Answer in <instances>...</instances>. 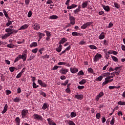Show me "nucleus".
I'll use <instances>...</instances> for the list:
<instances>
[{
	"mask_svg": "<svg viewBox=\"0 0 125 125\" xmlns=\"http://www.w3.org/2000/svg\"><path fill=\"white\" fill-rule=\"evenodd\" d=\"M38 35L39 38H40V40H42V37H44V36H45V34H44V33H42L41 32H39Z\"/></svg>",
	"mask_w": 125,
	"mask_h": 125,
	"instance_id": "b1692460",
	"label": "nucleus"
},
{
	"mask_svg": "<svg viewBox=\"0 0 125 125\" xmlns=\"http://www.w3.org/2000/svg\"><path fill=\"white\" fill-rule=\"evenodd\" d=\"M3 13H4V14L5 17H6V18H8V14H7V12H6V11H5V10L4 9V10H3Z\"/></svg>",
	"mask_w": 125,
	"mask_h": 125,
	"instance_id": "8fccbe9b",
	"label": "nucleus"
},
{
	"mask_svg": "<svg viewBox=\"0 0 125 125\" xmlns=\"http://www.w3.org/2000/svg\"><path fill=\"white\" fill-rule=\"evenodd\" d=\"M5 92H6V95H9V94H11V91H10L9 90H6L5 91Z\"/></svg>",
	"mask_w": 125,
	"mask_h": 125,
	"instance_id": "052dcab7",
	"label": "nucleus"
},
{
	"mask_svg": "<svg viewBox=\"0 0 125 125\" xmlns=\"http://www.w3.org/2000/svg\"><path fill=\"white\" fill-rule=\"evenodd\" d=\"M5 32L7 33V34H9V36H10L11 35L13 34V29L11 28H6L5 30Z\"/></svg>",
	"mask_w": 125,
	"mask_h": 125,
	"instance_id": "423d86ee",
	"label": "nucleus"
},
{
	"mask_svg": "<svg viewBox=\"0 0 125 125\" xmlns=\"http://www.w3.org/2000/svg\"><path fill=\"white\" fill-rule=\"evenodd\" d=\"M21 100V98L16 97L13 100L14 102H20V101Z\"/></svg>",
	"mask_w": 125,
	"mask_h": 125,
	"instance_id": "c9c22d12",
	"label": "nucleus"
},
{
	"mask_svg": "<svg viewBox=\"0 0 125 125\" xmlns=\"http://www.w3.org/2000/svg\"><path fill=\"white\" fill-rule=\"evenodd\" d=\"M77 88L79 90L83 89V88H84V86L79 85L78 86Z\"/></svg>",
	"mask_w": 125,
	"mask_h": 125,
	"instance_id": "e2e57ef3",
	"label": "nucleus"
},
{
	"mask_svg": "<svg viewBox=\"0 0 125 125\" xmlns=\"http://www.w3.org/2000/svg\"><path fill=\"white\" fill-rule=\"evenodd\" d=\"M38 46V43L37 42H33L30 45L29 47L32 48V47H36Z\"/></svg>",
	"mask_w": 125,
	"mask_h": 125,
	"instance_id": "aec40b11",
	"label": "nucleus"
},
{
	"mask_svg": "<svg viewBox=\"0 0 125 125\" xmlns=\"http://www.w3.org/2000/svg\"><path fill=\"white\" fill-rule=\"evenodd\" d=\"M115 124V117H112V119L110 121V125H114Z\"/></svg>",
	"mask_w": 125,
	"mask_h": 125,
	"instance_id": "09e8293b",
	"label": "nucleus"
},
{
	"mask_svg": "<svg viewBox=\"0 0 125 125\" xmlns=\"http://www.w3.org/2000/svg\"><path fill=\"white\" fill-rule=\"evenodd\" d=\"M20 57L21 58V59H22L23 62H25V61H26V59H27V54L22 53V55H20Z\"/></svg>",
	"mask_w": 125,
	"mask_h": 125,
	"instance_id": "9b49d317",
	"label": "nucleus"
},
{
	"mask_svg": "<svg viewBox=\"0 0 125 125\" xmlns=\"http://www.w3.org/2000/svg\"><path fill=\"white\" fill-rule=\"evenodd\" d=\"M72 48V46L71 45H69L68 47H67L65 48V50L66 51H69V50H70V49H71Z\"/></svg>",
	"mask_w": 125,
	"mask_h": 125,
	"instance_id": "13d9d810",
	"label": "nucleus"
},
{
	"mask_svg": "<svg viewBox=\"0 0 125 125\" xmlns=\"http://www.w3.org/2000/svg\"><path fill=\"white\" fill-rule=\"evenodd\" d=\"M8 37H10L9 34L6 33L2 36V40H5V39H7V38H8Z\"/></svg>",
	"mask_w": 125,
	"mask_h": 125,
	"instance_id": "72a5a7b5",
	"label": "nucleus"
},
{
	"mask_svg": "<svg viewBox=\"0 0 125 125\" xmlns=\"http://www.w3.org/2000/svg\"><path fill=\"white\" fill-rule=\"evenodd\" d=\"M111 58L114 61V62H118L119 61V59L118 58L114 56H111Z\"/></svg>",
	"mask_w": 125,
	"mask_h": 125,
	"instance_id": "f704fd0d",
	"label": "nucleus"
},
{
	"mask_svg": "<svg viewBox=\"0 0 125 125\" xmlns=\"http://www.w3.org/2000/svg\"><path fill=\"white\" fill-rule=\"evenodd\" d=\"M28 17L30 18L32 16V11H29L27 15Z\"/></svg>",
	"mask_w": 125,
	"mask_h": 125,
	"instance_id": "338daca9",
	"label": "nucleus"
},
{
	"mask_svg": "<svg viewBox=\"0 0 125 125\" xmlns=\"http://www.w3.org/2000/svg\"><path fill=\"white\" fill-rule=\"evenodd\" d=\"M7 109H8V105H7V104H5L3 110V111H2L1 113L2 114H4L7 111Z\"/></svg>",
	"mask_w": 125,
	"mask_h": 125,
	"instance_id": "6ab92c4d",
	"label": "nucleus"
},
{
	"mask_svg": "<svg viewBox=\"0 0 125 125\" xmlns=\"http://www.w3.org/2000/svg\"><path fill=\"white\" fill-rule=\"evenodd\" d=\"M110 75H111V73L110 72H106L102 74L101 76H102L103 78H105V77H107V78H108V77H109Z\"/></svg>",
	"mask_w": 125,
	"mask_h": 125,
	"instance_id": "412c9836",
	"label": "nucleus"
},
{
	"mask_svg": "<svg viewBox=\"0 0 125 125\" xmlns=\"http://www.w3.org/2000/svg\"><path fill=\"white\" fill-rule=\"evenodd\" d=\"M80 11H81V10H80L79 9H76L75 10H74L73 11V12L75 14H78L79 13V12H80Z\"/></svg>",
	"mask_w": 125,
	"mask_h": 125,
	"instance_id": "49530a36",
	"label": "nucleus"
},
{
	"mask_svg": "<svg viewBox=\"0 0 125 125\" xmlns=\"http://www.w3.org/2000/svg\"><path fill=\"white\" fill-rule=\"evenodd\" d=\"M16 124H20V118L19 117H17L15 119Z\"/></svg>",
	"mask_w": 125,
	"mask_h": 125,
	"instance_id": "c03bdc74",
	"label": "nucleus"
},
{
	"mask_svg": "<svg viewBox=\"0 0 125 125\" xmlns=\"http://www.w3.org/2000/svg\"><path fill=\"white\" fill-rule=\"evenodd\" d=\"M86 83V80L83 79L80 82H79V84H84Z\"/></svg>",
	"mask_w": 125,
	"mask_h": 125,
	"instance_id": "c756f323",
	"label": "nucleus"
},
{
	"mask_svg": "<svg viewBox=\"0 0 125 125\" xmlns=\"http://www.w3.org/2000/svg\"><path fill=\"white\" fill-rule=\"evenodd\" d=\"M29 27V25H28V24H24L23 25H22L19 30H25V29H27V28H28Z\"/></svg>",
	"mask_w": 125,
	"mask_h": 125,
	"instance_id": "393cba45",
	"label": "nucleus"
},
{
	"mask_svg": "<svg viewBox=\"0 0 125 125\" xmlns=\"http://www.w3.org/2000/svg\"><path fill=\"white\" fill-rule=\"evenodd\" d=\"M114 5L115 7H116V8H117V9H119V8H120V7H121V5L120 4H119V3H118L117 2H114Z\"/></svg>",
	"mask_w": 125,
	"mask_h": 125,
	"instance_id": "bb28decb",
	"label": "nucleus"
},
{
	"mask_svg": "<svg viewBox=\"0 0 125 125\" xmlns=\"http://www.w3.org/2000/svg\"><path fill=\"white\" fill-rule=\"evenodd\" d=\"M68 83H69V80H66L64 83H61L62 85H64L66 86L67 84H68Z\"/></svg>",
	"mask_w": 125,
	"mask_h": 125,
	"instance_id": "37998d69",
	"label": "nucleus"
},
{
	"mask_svg": "<svg viewBox=\"0 0 125 125\" xmlns=\"http://www.w3.org/2000/svg\"><path fill=\"white\" fill-rule=\"evenodd\" d=\"M56 50L57 52H61L62 50V45L60 44L58 47L56 48Z\"/></svg>",
	"mask_w": 125,
	"mask_h": 125,
	"instance_id": "5701e85b",
	"label": "nucleus"
},
{
	"mask_svg": "<svg viewBox=\"0 0 125 125\" xmlns=\"http://www.w3.org/2000/svg\"><path fill=\"white\" fill-rule=\"evenodd\" d=\"M102 58V55L97 53L96 55L94 57V62H97L100 59Z\"/></svg>",
	"mask_w": 125,
	"mask_h": 125,
	"instance_id": "7ed1b4c3",
	"label": "nucleus"
},
{
	"mask_svg": "<svg viewBox=\"0 0 125 125\" xmlns=\"http://www.w3.org/2000/svg\"><path fill=\"white\" fill-rule=\"evenodd\" d=\"M38 48H36L35 49H33L32 50V52L33 53H37V52H38Z\"/></svg>",
	"mask_w": 125,
	"mask_h": 125,
	"instance_id": "6e6d98bb",
	"label": "nucleus"
},
{
	"mask_svg": "<svg viewBox=\"0 0 125 125\" xmlns=\"http://www.w3.org/2000/svg\"><path fill=\"white\" fill-rule=\"evenodd\" d=\"M100 117H101V114H100L99 113H98L96 114V119H100Z\"/></svg>",
	"mask_w": 125,
	"mask_h": 125,
	"instance_id": "bf43d9fd",
	"label": "nucleus"
},
{
	"mask_svg": "<svg viewBox=\"0 0 125 125\" xmlns=\"http://www.w3.org/2000/svg\"><path fill=\"white\" fill-rule=\"evenodd\" d=\"M28 113H29V110L27 109H23L21 111V118L22 119H25V118H26L28 119V117H27V115H28Z\"/></svg>",
	"mask_w": 125,
	"mask_h": 125,
	"instance_id": "f257e3e1",
	"label": "nucleus"
},
{
	"mask_svg": "<svg viewBox=\"0 0 125 125\" xmlns=\"http://www.w3.org/2000/svg\"><path fill=\"white\" fill-rule=\"evenodd\" d=\"M88 72L92 74V73H93V69H92V68H88Z\"/></svg>",
	"mask_w": 125,
	"mask_h": 125,
	"instance_id": "0e129e2a",
	"label": "nucleus"
},
{
	"mask_svg": "<svg viewBox=\"0 0 125 125\" xmlns=\"http://www.w3.org/2000/svg\"><path fill=\"white\" fill-rule=\"evenodd\" d=\"M67 123L69 125H76V124H75V123H74V122L71 120H67Z\"/></svg>",
	"mask_w": 125,
	"mask_h": 125,
	"instance_id": "473e14b6",
	"label": "nucleus"
},
{
	"mask_svg": "<svg viewBox=\"0 0 125 125\" xmlns=\"http://www.w3.org/2000/svg\"><path fill=\"white\" fill-rule=\"evenodd\" d=\"M7 47H8L9 48H13V47H14V45L12 43L8 44L7 45Z\"/></svg>",
	"mask_w": 125,
	"mask_h": 125,
	"instance_id": "a19ab883",
	"label": "nucleus"
},
{
	"mask_svg": "<svg viewBox=\"0 0 125 125\" xmlns=\"http://www.w3.org/2000/svg\"><path fill=\"white\" fill-rule=\"evenodd\" d=\"M65 92H66V93H68L69 94H70V93H71V89H70V88H67L65 89Z\"/></svg>",
	"mask_w": 125,
	"mask_h": 125,
	"instance_id": "864d4df0",
	"label": "nucleus"
},
{
	"mask_svg": "<svg viewBox=\"0 0 125 125\" xmlns=\"http://www.w3.org/2000/svg\"><path fill=\"white\" fill-rule=\"evenodd\" d=\"M103 79V77L102 75H101V76L97 77L96 78V80L97 82H98V81H99V82H101V81H102Z\"/></svg>",
	"mask_w": 125,
	"mask_h": 125,
	"instance_id": "e433bc0d",
	"label": "nucleus"
},
{
	"mask_svg": "<svg viewBox=\"0 0 125 125\" xmlns=\"http://www.w3.org/2000/svg\"><path fill=\"white\" fill-rule=\"evenodd\" d=\"M105 38V33L104 32H102L100 36H99V40H103Z\"/></svg>",
	"mask_w": 125,
	"mask_h": 125,
	"instance_id": "f3484780",
	"label": "nucleus"
},
{
	"mask_svg": "<svg viewBox=\"0 0 125 125\" xmlns=\"http://www.w3.org/2000/svg\"><path fill=\"white\" fill-rule=\"evenodd\" d=\"M86 42L83 40L81 41L79 43V44H80V45H83V44H84Z\"/></svg>",
	"mask_w": 125,
	"mask_h": 125,
	"instance_id": "de8ad7c7",
	"label": "nucleus"
},
{
	"mask_svg": "<svg viewBox=\"0 0 125 125\" xmlns=\"http://www.w3.org/2000/svg\"><path fill=\"white\" fill-rule=\"evenodd\" d=\"M103 96H104V92L103 91L101 92L99 94H98L96 98V101L98 102L99 101V99L101 98Z\"/></svg>",
	"mask_w": 125,
	"mask_h": 125,
	"instance_id": "6e6552de",
	"label": "nucleus"
},
{
	"mask_svg": "<svg viewBox=\"0 0 125 125\" xmlns=\"http://www.w3.org/2000/svg\"><path fill=\"white\" fill-rule=\"evenodd\" d=\"M77 75L78 76H83L84 73H83L82 70H81L78 73Z\"/></svg>",
	"mask_w": 125,
	"mask_h": 125,
	"instance_id": "a18cd8bd",
	"label": "nucleus"
},
{
	"mask_svg": "<svg viewBox=\"0 0 125 125\" xmlns=\"http://www.w3.org/2000/svg\"><path fill=\"white\" fill-rule=\"evenodd\" d=\"M47 121L49 125H56V124L50 118H48Z\"/></svg>",
	"mask_w": 125,
	"mask_h": 125,
	"instance_id": "f8f14e48",
	"label": "nucleus"
},
{
	"mask_svg": "<svg viewBox=\"0 0 125 125\" xmlns=\"http://www.w3.org/2000/svg\"><path fill=\"white\" fill-rule=\"evenodd\" d=\"M69 20L70 21V24H71V25H75V23H76L75 17L69 15Z\"/></svg>",
	"mask_w": 125,
	"mask_h": 125,
	"instance_id": "39448f33",
	"label": "nucleus"
},
{
	"mask_svg": "<svg viewBox=\"0 0 125 125\" xmlns=\"http://www.w3.org/2000/svg\"><path fill=\"white\" fill-rule=\"evenodd\" d=\"M72 35L74 37H76L77 36H81V33H79L77 32H73L72 33Z\"/></svg>",
	"mask_w": 125,
	"mask_h": 125,
	"instance_id": "2f4dec72",
	"label": "nucleus"
},
{
	"mask_svg": "<svg viewBox=\"0 0 125 125\" xmlns=\"http://www.w3.org/2000/svg\"><path fill=\"white\" fill-rule=\"evenodd\" d=\"M92 24H93V22L92 21H89V22H86L81 27V28L86 29L87 27H89V26H90L91 25H92Z\"/></svg>",
	"mask_w": 125,
	"mask_h": 125,
	"instance_id": "f03ea898",
	"label": "nucleus"
},
{
	"mask_svg": "<svg viewBox=\"0 0 125 125\" xmlns=\"http://www.w3.org/2000/svg\"><path fill=\"white\" fill-rule=\"evenodd\" d=\"M75 98L78 99V100H83V95L82 94H77L75 96Z\"/></svg>",
	"mask_w": 125,
	"mask_h": 125,
	"instance_id": "4468645a",
	"label": "nucleus"
},
{
	"mask_svg": "<svg viewBox=\"0 0 125 125\" xmlns=\"http://www.w3.org/2000/svg\"><path fill=\"white\" fill-rule=\"evenodd\" d=\"M44 32H45L47 37H50L51 36L50 32H48V31L45 30Z\"/></svg>",
	"mask_w": 125,
	"mask_h": 125,
	"instance_id": "4d7b16f0",
	"label": "nucleus"
},
{
	"mask_svg": "<svg viewBox=\"0 0 125 125\" xmlns=\"http://www.w3.org/2000/svg\"><path fill=\"white\" fill-rule=\"evenodd\" d=\"M76 7H78V5H76L75 4H72L70 6H68L67 7V9H72L73 8H76Z\"/></svg>",
	"mask_w": 125,
	"mask_h": 125,
	"instance_id": "2eb2a0df",
	"label": "nucleus"
},
{
	"mask_svg": "<svg viewBox=\"0 0 125 125\" xmlns=\"http://www.w3.org/2000/svg\"><path fill=\"white\" fill-rule=\"evenodd\" d=\"M9 69L11 73H13V72H14V70H15V67L12 66V67H9Z\"/></svg>",
	"mask_w": 125,
	"mask_h": 125,
	"instance_id": "79ce46f5",
	"label": "nucleus"
},
{
	"mask_svg": "<svg viewBox=\"0 0 125 125\" xmlns=\"http://www.w3.org/2000/svg\"><path fill=\"white\" fill-rule=\"evenodd\" d=\"M76 116H77V114H76V113H75L74 112H72L70 113L71 118H75V117H76Z\"/></svg>",
	"mask_w": 125,
	"mask_h": 125,
	"instance_id": "ea45409f",
	"label": "nucleus"
},
{
	"mask_svg": "<svg viewBox=\"0 0 125 125\" xmlns=\"http://www.w3.org/2000/svg\"><path fill=\"white\" fill-rule=\"evenodd\" d=\"M118 105H120V106H125V102H122L120 101L117 103Z\"/></svg>",
	"mask_w": 125,
	"mask_h": 125,
	"instance_id": "c85d7f7f",
	"label": "nucleus"
},
{
	"mask_svg": "<svg viewBox=\"0 0 125 125\" xmlns=\"http://www.w3.org/2000/svg\"><path fill=\"white\" fill-rule=\"evenodd\" d=\"M47 103H44L42 107V110H45L47 108Z\"/></svg>",
	"mask_w": 125,
	"mask_h": 125,
	"instance_id": "4c0bfd02",
	"label": "nucleus"
},
{
	"mask_svg": "<svg viewBox=\"0 0 125 125\" xmlns=\"http://www.w3.org/2000/svg\"><path fill=\"white\" fill-rule=\"evenodd\" d=\"M49 19L52 20L58 19V16L56 15H52L49 17Z\"/></svg>",
	"mask_w": 125,
	"mask_h": 125,
	"instance_id": "cd10ccee",
	"label": "nucleus"
},
{
	"mask_svg": "<svg viewBox=\"0 0 125 125\" xmlns=\"http://www.w3.org/2000/svg\"><path fill=\"white\" fill-rule=\"evenodd\" d=\"M70 72L72 74H76V73H78V72H79V69L78 68H76V67L71 68Z\"/></svg>",
	"mask_w": 125,
	"mask_h": 125,
	"instance_id": "ddd939ff",
	"label": "nucleus"
},
{
	"mask_svg": "<svg viewBox=\"0 0 125 125\" xmlns=\"http://www.w3.org/2000/svg\"><path fill=\"white\" fill-rule=\"evenodd\" d=\"M66 42H67V39L63 38L60 40L59 43V44H63V43Z\"/></svg>",
	"mask_w": 125,
	"mask_h": 125,
	"instance_id": "a211bd4d",
	"label": "nucleus"
},
{
	"mask_svg": "<svg viewBox=\"0 0 125 125\" xmlns=\"http://www.w3.org/2000/svg\"><path fill=\"white\" fill-rule=\"evenodd\" d=\"M108 42H109L108 41H107V40H104V45H108Z\"/></svg>",
	"mask_w": 125,
	"mask_h": 125,
	"instance_id": "69168bd1",
	"label": "nucleus"
},
{
	"mask_svg": "<svg viewBox=\"0 0 125 125\" xmlns=\"http://www.w3.org/2000/svg\"><path fill=\"white\" fill-rule=\"evenodd\" d=\"M38 83L42 87H46V86H47V84H45V83L42 82L41 80L38 79Z\"/></svg>",
	"mask_w": 125,
	"mask_h": 125,
	"instance_id": "20e7f679",
	"label": "nucleus"
},
{
	"mask_svg": "<svg viewBox=\"0 0 125 125\" xmlns=\"http://www.w3.org/2000/svg\"><path fill=\"white\" fill-rule=\"evenodd\" d=\"M32 27L34 30L36 31H39L40 29H41V26H40V24L39 23H35L33 25H32Z\"/></svg>",
	"mask_w": 125,
	"mask_h": 125,
	"instance_id": "1a4fd4ad",
	"label": "nucleus"
},
{
	"mask_svg": "<svg viewBox=\"0 0 125 125\" xmlns=\"http://www.w3.org/2000/svg\"><path fill=\"white\" fill-rule=\"evenodd\" d=\"M35 120H39V121H42V117L39 114H34Z\"/></svg>",
	"mask_w": 125,
	"mask_h": 125,
	"instance_id": "9d476101",
	"label": "nucleus"
},
{
	"mask_svg": "<svg viewBox=\"0 0 125 125\" xmlns=\"http://www.w3.org/2000/svg\"><path fill=\"white\" fill-rule=\"evenodd\" d=\"M20 59H21V58H20V56L19 55L18 57H17L14 61V63H16V62H17L18 61H19Z\"/></svg>",
	"mask_w": 125,
	"mask_h": 125,
	"instance_id": "3c124183",
	"label": "nucleus"
},
{
	"mask_svg": "<svg viewBox=\"0 0 125 125\" xmlns=\"http://www.w3.org/2000/svg\"><path fill=\"white\" fill-rule=\"evenodd\" d=\"M107 83H109V81H108V79L105 78L104 79V82L102 83V86H104V85H105V84H107Z\"/></svg>",
	"mask_w": 125,
	"mask_h": 125,
	"instance_id": "a878e982",
	"label": "nucleus"
},
{
	"mask_svg": "<svg viewBox=\"0 0 125 125\" xmlns=\"http://www.w3.org/2000/svg\"><path fill=\"white\" fill-rule=\"evenodd\" d=\"M22 75V73L20 72L16 77V79H19V78H21Z\"/></svg>",
	"mask_w": 125,
	"mask_h": 125,
	"instance_id": "5fc2aeb1",
	"label": "nucleus"
},
{
	"mask_svg": "<svg viewBox=\"0 0 125 125\" xmlns=\"http://www.w3.org/2000/svg\"><path fill=\"white\" fill-rule=\"evenodd\" d=\"M121 68H122V67H121V66H117L115 68L114 71H116L117 72H119L120 71V72H121Z\"/></svg>",
	"mask_w": 125,
	"mask_h": 125,
	"instance_id": "58836bf2",
	"label": "nucleus"
},
{
	"mask_svg": "<svg viewBox=\"0 0 125 125\" xmlns=\"http://www.w3.org/2000/svg\"><path fill=\"white\" fill-rule=\"evenodd\" d=\"M58 65H59V66H60L61 65H66V62H60L58 63Z\"/></svg>",
	"mask_w": 125,
	"mask_h": 125,
	"instance_id": "680f3d73",
	"label": "nucleus"
},
{
	"mask_svg": "<svg viewBox=\"0 0 125 125\" xmlns=\"http://www.w3.org/2000/svg\"><path fill=\"white\" fill-rule=\"evenodd\" d=\"M60 79L61 80H66V76L64 75H62L60 77Z\"/></svg>",
	"mask_w": 125,
	"mask_h": 125,
	"instance_id": "774afa93",
	"label": "nucleus"
},
{
	"mask_svg": "<svg viewBox=\"0 0 125 125\" xmlns=\"http://www.w3.org/2000/svg\"><path fill=\"white\" fill-rule=\"evenodd\" d=\"M88 47H89V48L91 49H98L97 47L94 45H90L88 46Z\"/></svg>",
	"mask_w": 125,
	"mask_h": 125,
	"instance_id": "7c9ffc66",
	"label": "nucleus"
},
{
	"mask_svg": "<svg viewBox=\"0 0 125 125\" xmlns=\"http://www.w3.org/2000/svg\"><path fill=\"white\" fill-rule=\"evenodd\" d=\"M103 7L104 9L107 12H109V11L110 10V7L109 6L103 5Z\"/></svg>",
	"mask_w": 125,
	"mask_h": 125,
	"instance_id": "4be33fe9",
	"label": "nucleus"
},
{
	"mask_svg": "<svg viewBox=\"0 0 125 125\" xmlns=\"http://www.w3.org/2000/svg\"><path fill=\"white\" fill-rule=\"evenodd\" d=\"M68 72V69L66 68H62L60 70V73H61L62 75H66Z\"/></svg>",
	"mask_w": 125,
	"mask_h": 125,
	"instance_id": "0eeeda50",
	"label": "nucleus"
},
{
	"mask_svg": "<svg viewBox=\"0 0 125 125\" xmlns=\"http://www.w3.org/2000/svg\"><path fill=\"white\" fill-rule=\"evenodd\" d=\"M35 57H36L35 56H34V55H31L29 57V59H28V61H29H29H31V60H32V59H34V58H35Z\"/></svg>",
	"mask_w": 125,
	"mask_h": 125,
	"instance_id": "603ef678",
	"label": "nucleus"
},
{
	"mask_svg": "<svg viewBox=\"0 0 125 125\" xmlns=\"http://www.w3.org/2000/svg\"><path fill=\"white\" fill-rule=\"evenodd\" d=\"M87 4H88V2L87 1H83L82 4V8H85V7H87Z\"/></svg>",
	"mask_w": 125,
	"mask_h": 125,
	"instance_id": "dca6fc26",
	"label": "nucleus"
}]
</instances>
